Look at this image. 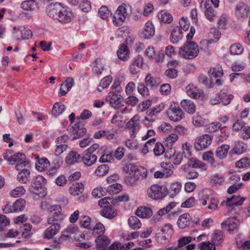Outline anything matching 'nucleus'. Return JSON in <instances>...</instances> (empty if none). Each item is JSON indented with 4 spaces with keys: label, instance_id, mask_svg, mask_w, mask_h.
Here are the masks:
<instances>
[{
    "label": "nucleus",
    "instance_id": "a878e982",
    "mask_svg": "<svg viewBox=\"0 0 250 250\" xmlns=\"http://www.w3.org/2000/svg\"><path fill=\"white\" fill-rule=\"evenodd\" d=\"M82 160L86 166H91L97 161V156L94 154H89L86 152L83 153Z\"/></svg>",
    "mask_w": 250,
    "mask_h": 250
},
{
    "label": "nucleus",
    "instance_id": "c756f323",
    "mask_svg": "<svg viewBox=\"0 0 250 250\" xmlns=\"http://www.w3.org/2000/svg\"><path fill=\"white\" fill-rule=\"evenodd\" d=\"M219 94L221 103L224 105H227L229 104L233 98V95L229 94L227 90H222Z\"/></svg>",
    "mask_w": 250,
    "mask_h": 250
},
{
    "label": "nucleus",
    "instance_id": "de8ad7c7",
    "mask_svg": "<svg viewBox=\"0 0 250 250\" xmlns=\"http://www.w3.org/2000/svg\"><path fill=\"white\" fill-rule=\"evenodd\" d=\"M188 165L193 168H200L202 170L206 169V165L204 163L193 158L189 160Z\"/></svg>",
    "mask_w": 250,
    "mask_h": 250
},
{
    "label": "nucleus",
    "instance_id": "412c9836",
    "mask_svg": "<svg viewBox=\"0 0 250 250\" xmlns=\"http://www.w3.org/2000/svg\"><path fill=\"white\" fill-rule=\"evenodd\" d=\"M165 107V104L164 103H161L156 105L155 107L147 110L146 112V115L149 116L150 117L156 120L158 114L164 109Z\"/></svg>",
    "mask_w": 250,
    "mask_h": 250
},
{
    "label": "nucleus",
    "instance_id": "ddd939ff",
    "mask_svg": "<svg viewBox=\"0 0 250 250\" xmlns=\"http://www.w3.org/2000/svg\"><path fill=\"white\" fill-rule=\"evenodd\" d=\"M47 223L48 225H49V226L45 230L43 235L45 238L50 239L59 232L61 227L60 224L58 222L50 223L49 222H47Z\"/></svg>",
    "mask_w": 250,
    "mask_h": 250
},
{
    "label": "nucleus",
    "instance_id": "473e14b6",
    "mask_svg": "<svg viewBox=\"0 0 250 250\" xmlns=\"http://www.w3.org/2000/svg\"><path fill=\"white\" fill-rule=\"evenodd\" d=\"M188 95L194 99H198L200 97V93L197 87L192 83L188 85L186 87Z\"/></svg>",
    "mask_w": 250,
    "mask_h": 250
},
{
    "label": "nucleus",
    "instance_id": "bf43d9fd",
    "mask_svg": "<svg viewBox=\"0 0 250 250\" xmlns=\"http://www.w3.org/2000/svg\"><path fill=\"white\" fill-rule=\"evenodd\" d=\"M165 151L166 148L162 143L157 142L155 144L153 152L156 156H161L165 153Z\"/></svg>",
    "mask_w": 250,
    "mask_h": 250
},
{
    "label": "nucleus",
    "instance_id": "a18cd8bd",
    "mask_svg": "<svg viewBox=\"0 0 250 250\" xmlns=\"http://www.w3.org/2000/svg\"><path fill=\"white\" fill-rule=\"evenodd\" d=\"M191 241L192 237L190 236H184L181 237L177 240V248L179 250H182Z\"/></svg>",
    "mask_w": 250,
    "mask_h": 250
},
{
    "label": "nucleus",
    "instance_id": "e2e57ef3",
    "mask_svg": "<svg viewBox=\"0 0 250 250\" xmlns=\"http://www.w3.org/2000/svg\"><path fill=\"white\" fill-rule=\"evenodd\" d=\"M178 136L176 134L172 133L169 135L165 139L167 147L172 146L173 143L177 141Z\"/></svg>",
    "mask_w": 250,
    "mask_h": 250
},
{
    "label": "nucleus",
    "instance_id": "603ef678",
    "mask_svg": "<svg viewBox=\"0 0 250 250\" xmlns=\"http://www.w3.org/2000/svg\"><path fill=\"white\" fill-rule=\"evenodd\" d=\"M112 81V78L110 76H107L104 77L101 81L99 86L101 87V89L100 87L97 88L98 91H102L103 89H104L107 87L110 83H111Z\"/></svg>",
    "mask_w": 250,
    "mask_h": 250
},
{
    "label": "nucleus",
    "instance_id": "6e6d98bb",
    "mask_svg": "<svg viewBox=\"0 0 250 250\" xmlns=\"http://www.w3.org/2000/svg\"><path fill=\"white\" fill-rule=\"evenodd\" d=\"M175 203L171 202L167 205L166 207H164L158 210L157 214L159 216H162L167 213H168L170 210L175 207Z\"/></svg>",
    "mask_w": 250,
    "mask_h": 250
},
{
    "label": "nucleus",
    "instance_id": "f8f14e48",
    "mask_svg": "<svg viewBox=\"0 0 250 250\" xmlns=\"http://www.w3.org/2000/svg\"><path fill=\"white\" fill-rule=\"evenodd\" d=\"M112 91L108 93V97L110 99V104L115 109H120L124 105L121 102V95L118 93L114 92V86H112Z\"/></svg>",
    "mask_w": 250,
    "mask_h": 250
},
{
    "label": "nucleus",
    "instance_id": "9b49d317",
    "mask_svg": "<svg viewBox=\"0 0 250 250\" xmlns=\"http://www.w3.org/2000/svg\"><path fill=\"white\" fill-rule=\"evenodd\" d=\"M235 9V15L238 20L243 21L247 19L250 11L245 3L239 2L236 5Z\"/></svg>",
    "mask_w": 250,
    "mask_h": 250
},
{
    "label": "nucleus",
    "instance_id": "e433bc0d",
    "mask_svg": "<svg viewBox=\"0 0 250 250\" xmlns=\"http://www.w3.org/2000/svg\"><path fill=\"white\" fill-rule=\"evenodd\" d=\"M83 185L81 183L73 184L69 188L70 193L73 196L78 195L83 192Z\"/></svg>",
    "mask_w": 250,
    "mask_h": 250
},
{
    "label": "nucleus",
    "instance_id": "aec40b11",
    "mask_svg": "<svg viewBox=\"0 0 250 250\" xmlns=\"http://www.w3.org/2000/svg\"><path fill=\"white\" fill-rule=\"evenodd\" d=\"M72 18V13L68 9L62 7V9L59 15L58 20L62 23L70 22Z\"/></svg>",
    "mask_w": 250,
    "mask_h": 250
},
{
    "label": "nucleus",
    "instance_id": "c9c22d12",
    "mask_svg": "<svg viewBox=\"0 0 250 250\" xmlns=\"http://www.w3.org/2000/svg\"><path fill=\"white\" fill-rule=\"evenodd\" d=\"M229 149V145H222L217 148L215 152L216 156L220 159L225 158L227 155Z\"/></svg>",
    "mask_w": 250,
    "mask_h": 250
},
{
    "label": "nucleus",
    "instance_id": "6e6552de",
    "mask_svg": "<svg viewBox=\"0 0 250 250\" xmlns=\"http://www.w3.org/2000/svg\"><path fill=\"white\" fill-rule=\"evenodd\" d=\"M140 116L136 114L131 118L125 125V128L128 130L130 136L132 138L135 137L140 129Z\"/></svg>",
    "mask_w": 250,
    "mask_h": 250
},
{
    "label": "nucleus",
    "instance_id": "58836bf2",
    "mask_svg": "<svg viewBox=\"0 0 250 250\" xmlns=\"http://www.w3.org/2000/svg\"><path fill=\"white\" fill-rule=\"evenodd\" d=\"M25 192L26 190L23 186H18L12 189L9 192V195L13 198H18L24 195Z\"/></svg>",
    "mask_w": 250,
    "mask_h": 250
},
{
    "label": "nucleus",
    "instance_id": "6ab92c4d",
    "mask_svg": "<svg viewBox=\"0 0 250 250\" xmlns=\"http://www.w3.org/2000/svg\"><path fill=\"white\" fill-rule=\"evenodd\" d=\"M183 38V32L179 26L177 25L174 26L170 36L171 42L174 44L177 43L182 40Z\"/></svg>",
    "mask_w": 250,
    "mask_h": 250
},
{
    "label": "nucleus",
    "instance_id": "ea45409f",
    "mask_svg": "<svg viewBox=\"0 0 250 250\" xmlns=\"http://www.w3.org/2000/svg\"><path fill=\"white\" fill-rule=\"evenodd\" d=\"M37 6L35 0H27L23 1L21 4V7L26 11L34 10Z\"/></svg>",
    "mask_w": 250,
    "mask_h": 250
},
{
    "label": "nucleus",
    "instance_id": "79ce46f5",
    "mask_svg": "<svg viewBox=\"0 0 250 250\" xmlns=\"http://www.w3.org/2000/svg\"><path fill=\"white\" fill-rule=\"evenodd\" d=\"M158 17L161 21L165 23H169L173 20L172 15L166 11H160L158 14Z\"/></svg>",
    "mask_w": 250,
    "mask_h": 250
},
{
    "label": "nucleus",
    "instance_id": "13d9d810",
    "mask_svg": "<svg viewBox=\"0 0 250 250\" xmlns=\"http://www.w3.org/2000/svg\"><path fill=\"white\" fill-rule=\"evenodd\" d=\"M208 73L210 76L211 79L212 77H221L223 75V69L221 67L211 68L209 70Z\"/></svg>",
    "mask_w": 250,
    "mask_h": 250
},
{
    "label": "nucleus",
    "instance_id": "f3484780",
    "mask_svg": "<svg viewBox=\"0 0 250 250\" xmlns=\"http://www.w3.org/2000/svg\"><path fill=\"white\" fill-rule=\"evenodd\" d=\"M211 141L212 137L209 135H203L196 142V147L199 150L205 149L211 144Z\"/></svg>",
    "mask_w": 250,
    "mask_h": 250
},
{
    "label": "nucleus",
    "instance_id": "49530a36",
    "mask_svg": "<svg viewBox=\"0 0 250 250\" xmlns=\"http://www.w3.org/2000/svg\"><path fill=\"white\" fill-rule=\"evenodd\" d=\"M25 201L21 198L17 200L13 204L12 208L14 212H19L23 209L25 207Z\"/></svg>",
    "mask_w": 250,
    "mask_h": 250
},
{
    "label": "nucleus",
    "instance_id": "37998d69",
    "mask_svg": "<svg viewBox=\"0 0 250 250\" xmlns=\"http://www.w3.org/2000/svg\"><path fill=\"white\" fill-rule=\"evenodd\" d=\"M129 227L133 229H138L141 227L142 224L136 216H131L128 220Z\"/></svg>",
    "mask_w": 250,
    "mask_h": 250
},
{
    "label": "nucleus",
    "instance_id": "c85d7f7f",
    "mask_svg": "<svg viewBox=\"0 0 250 250\" xmlns=\"http://www.w3.org/2000/svg\"><path fill=\"white\" fill-rule=\"evenodd\" d=\"M145 82L146 85L152 88H155L157 87L161 82L160 78L154 77L150 74H148L146 76Z\"/></svg>",
    "mask_w": 250,
    "mask_h": 250
},
{
    "label": "nucleus",
    "instance_id": "2eb2a0df",
    "mask_svg": "<svg viewBox=\"0 0 250 250\" xmlns=\"http://www.w3.org/2000/svg\"><path fill=\"white\" fill-rule=\"evenodd\" d=\"M110 239L107 236H97L95 240L96 249L98 250H107V246L110 243Z\"/></svg>",
    "mask_w": 250,
    "mask_h": 250
},
{
    "label": "nucleus",
    "instance_id": "c03bdc74",
    "mask_svg": "<svg viewBox=\"0 0 250 250\" xmlns=\"http://www.w3.org/2000/svg\"><path fill=\"white\" fill-rule=\"evenodd\" d=\"M247 149L246 145L242 142H237L235 143L234 146L232 149L233 153L236 154H242Z\"/></svg>",
    "mask_w": 250,
    "mask_h": 250
},
{
    "label": "nucleus",
    "instance_id": "5fc2aeb1",
    "mask_svg": "<svg viewBox=\"0 0 250 250\" xmlns=\"http://www.w3.org/2000/svg\"><path fill=\"white\" fill-rule=\"evenodd\" d=\"M109 171L108 165L104 164L99 166L95 170V173L98 176H103L106 175Z\"/></svg>",
    "mask_w": 250,
    "mask_h": 250
},
{
    "label": "nucleus",
    "instance_id": "bb28decb",
    "mask_svg": "<svg viewBox=\"0 0 250 250\" xmlns=\"http://www.w3.org/2000/svg\"><path fill=\"white\" fill-rule=\"evenodd\" d=\"M181 105L185 111L189 114H193L196 111V105L191 100H182L181 102Z\"/></svg>",
    "mask_w": 250,
    "mask_h": 250
},
{
    "label": "nucleus",
    "instance_id": "2f4dec72",
    "mask_svg": "<svg viewBox=\"0 0 250 250\" xmlns=\"http://www.w3.org/2000/svg\"><path fill=\"white\" fill-rule=\"evenodd\" d=\"M136 215L143 218H148L152 215V211L148 207H142L137 209Z\"/></svg>",
    "mask_w": 250,
    "mask_h": 250
},
{
    "label": "nucleus",
    "instance_id": "8fccbe9b",
    "mask_svg": "<svg viewBox=\"0 0 250 250\" xmlns=\"http://www.w3.org/2000/svg\"><path fill=\"white\" fill-rule=\"evenodd\" d=\"M243 47L239 43H234L231 45L229 48V52L231 55H239L243 52Z\"/></svg>",
    "mask_w": 250,
    "mask_h": 250
},
{
    "label": "nucleus",
    "instance_id": "4be33fe9",
    "mask_svg": "<svg viewBox=\"0 0 250 250\" xmlns=\"http://www.w3.org/2000/svg\"><path fill=\"white\" fill-rule=\"evenodd\" d=\"M191 217L188 213L180 215L177 221V225L181 229H184L189 226L191 223Z\"/></svg>",
    "mask_w": 250,
    "mask_h": 250
},
{
    "label": "nucleus",
    "instance_id": "72a5a7b5",
    "mask_svg": "<svg viewBox=\"0 0 250 250\" xmlns=\"http://www.w3.org/2000/svg\"><path fill=\"white\" fill-rule=\"evenodd\" d=\"M224 240L223 232L220 230H215L212 234L211 242L214 244V246H217L222 243Z\"/></svg>",
    "mask_w": 250,
    "mask_h": 250
},
{
    "label": "nucleus",
    "instance_id": "0eeeda50",
    "mask_svg": "<svg viewBox=\"0 0 250 250\" xmlns=\"http://www.w3.org/2000/svg\"><path fill=\"white\" fill-rule=\"evenodd\" d=\"M147 196L155 200L164 198L167 194V188L165 186H160L157 184L151 185L146 191Z\"/></svg>",
    "mask_w": 250,
    "mask_h": 250
},
{
    "label": "nucleus",
    "instance_id": "09e8293b",
    "mask_svg": "<svg viewBox=\"0 0 250 250\" xmlns=\"http://www.w3.org/2000/svg\"><path fill=\"white\" fill-rule=\"evenodd\" d=\"M74 130L76 131V136L73 137V140L77 139L79 137L83 136L86 132V128L81 126L79 122L75 125Z\"/></svg>",
    "mask_w": 250,
    "mask_h": 250
},
{
    "label": "nucleus",
    "instance_id": "b1692460",
    "mask_svg": "<svg viewBox=\"0 0 250 250\" xmlns=\"http://www.w3.org/2000/svg\"><path fill=\"white\" fill-rule=\"evenodd\" d=\"M142 33L145 39L150 38L154 35L155 29L152 22L147 21L146 23Z\"/></svg>",
    "mask_w": 250,
    "mask_h": 250
},
{
    "label": "nucleus",
    "instance_id": "5701e85b",
    "mask_svg": "<svg viewBox=\"0 0 250 250\" xmlns=\"http://www.w3.org/2000/svg\"><path fill=\"white\" fill-rule=\"evenodd\" d=\"M78 231L79 229L76 225H73L68 227L62 232V234L60 237V241L68 239L70 235L76 234Z\"/></svg>",
    "mask_w": 250,
    "mask_h": 250
},
{
    "label": "nucleus",
    "instance_id": "7ed1b4c3",
    "mask_svg": "<svg viewBox=\"0 0 250 250\" xmlns=\"http://www.w3.org/2000/svg\"><path fill=\"white\" fill-rule=\"evenodd\" d=\"M199 201L202 206L208 205L207 208L210 210H216L218 208L219 200L211 195V191L206 189L199 193Z\"/></svg>",
    "mask_w": 250,
    "mask_h": 250
},
{
    "label": "nucleus",
    "instance_id": "cd10ccee",
    "mask_svg": "<svg viewBox=\"0 0 250 250\" xmlns=\"http://www.w3.org/2000/svg\"><path fill=\"white\" fill-rule=\"evenodd\" d=\"M245 198L240 196L232 195L230 197L227 198L226 201V205L228 207L233 205L241 206L245 201Z\"/></svg>",
    "mask_w": 250,
    "mask_h": 250
},
{
    "label": "nucleus",
    "instance_id": "4468645a",
    "mask_svg": "<svg viewBox=\"0 0 250 250\" xmlns=\"http://www.w3.org/2000/svg\"><path fill=\"white\" fill-rule=\"evenodd\" d=\"M62 7L61 3H51L46 8V13L51 18L57 20Z\"/></svg>",
    "mask_w": 250,
    "mask_h": 250
},
{
    "label": "nucleus",
    "instance_id": "20e7f679",
    "mask_svg": "<svg viewBox=\"0 0 250 250\" xmlns=\"http://www.w3.org/2000/svg\"><path fill=\"white\" fill-rule=\"evenodd\" d=\"M41 208L44 210H47L50 212V216L47 219V222L54 223L58 222L62 220L61 214L62 209L59 205H49L47 202H42Z\"/></svg>",
    "mask_w": 250,
    "mask_h": 250
},
{
    "label": "nucleus",
    "instance_id": "39448f33",
    "mask_svg": "<svg viewBox=\"0 0 250 250\" xmlns=\"http://www.w3.org/2000/svg\"><path fill=\"white\" fill-rule=\"evenodd\" d=\"M46 180L42 176H37L31 183V187L29 191L31 193L38 195L39 197H43L46 194L42 186L45 183Z\"/></svg>",
    "mask_w": 250,
    "mask_h": 250
},
{
    "label": "nucleus",
    "instance_id": "3c124183",
    "mask_svg": "<svg viewBox=\"0 0 250 250\" xmlns=\"http://www.w3.org/2000/svg\"><path fill=\"white\" fill-rule=\"evenodd\" d=\"M29 170L20 171L17 175V180L21 183H26L29 179Z\"/></svg>",
    "mask_w": 250,
    "mask_h": 250
},
{
    "label": "nucleus",
    "instance_id": "052dcab7",
    "mask_svg": "<svg viewBox=\"0 0 250 250\" xmlns=\"http://www.w3.org/2000/svg\"><path fill=\"white\" fill-rule=\"evenodd\" d=\"M229 135V131L223 129H220V132L218 134L216 138V141L218 143H220L226 141Z\"/></svg>",
    "mask_w": 250,
    "mask_h": 250
},
{
    "label": "nucleus",
    "instance_id": "9d476101",
    "mask_svg": "<svg viewBox=\"0 0 250 250\" xmlns=\"http://www.w3.org/2000/svg\"><path fill=\"white\" fill-rule=\"evenodd\" d=\"M167 113L169 120L174 122L180 121L184 116L183 111L176 104L171 105Z\"/></svg>",
    "mask_w": 250,
    "mask_h": 250
},
{
    "label": "nucleus",
    "instance_id": "680f3d73",
    "mask_svg": "<svg viewBox=\"0 0 250 250\" xmlns=\"http://www.w3.org/2000/svg\"><path fill=\"white\" fill-rule=\"evenodd\" d=\"M18 32H20L21 39H29L32 36L31 30L24 26H21V29Z\"/></svg>",
    "mask_w": 250,
    "mask_h": 250
},
{
    "label": "nucleus",
    "instance_id": "774afa93",
    "mask_svg": "<svg viewBox=\"0 0 250 250\" xmlns=\"http://www.w3.org/2000/svg\"><path fill=\"white\" fill-rule=\"evenodd\" d=\"M200 250H215V247L211 242H203L199 245Z\"/></svg>",
    "mask_w": 250,
    "mask_h": 250
},
{
    "label": "nucleus",
    "instance_id": "338daca9",
    "mask_svg": "<svg viewBox=\"0 0 250 250\" xmlns=\"http://www.w3.org/2000/svg\"><path fill=\"white\" fill-rule=\"evenodd\" d=\"M180 28L182 31H187L189 28L190 23L187 18L182 17L179 21Z\"/></svg>",
    "mask_w": 250,
    "mask_h": 250
},
{
    "label": "nucleus",
    "instance_id": "7c9ffc66",
    "mask_svg": "<svg viewBox=\"0 0 250 250\" xmlns=\"http://www.w3.org/2000/svg\"><path fill=\"white\" fill-rule=\"evenodd\" d=\"M80 155L76 151H71L66 156L65 162L68 165H73L80 161Z\"/></svg>",
    "mask_w": 250,
    "mask_h": 250
},
{
    "label": "nucleus",
    "instance_id": "dca6fc26",
    "mask_svg": "<svg viewBox=\"0 0 250 250\" xmlns=\"http://www.w3.org/2000/svg\"><path fill=\"white\" fill-rule=\"evenodd\" d=\"M239 225V221L236 217L229 218L224 221L221 224L222 228L227 229L229 232H233L237 229Z\"/></svg>",
    "mask_w": 250,
    "mask_h": 250
},
{
    "label": "nucleus",
    "instance_id": "393cba45",
    "mask_svg": "<svg viewBox=\"0 0 250 250\" xmlns=\"http://www.w3.org/2000/svg\"><path fill=\"white\" fill-rule=\"evenodd\" d=\"M117 54L119 59L123 61H126L129 59V51L127 45L125 44H122L120 46Z\"/></svg>",
    "mask_w": 250,
    "mask_h": 250
},
{
    "label": "nucleus",
    "instance_id": "f03ea898",
    "mask_svg": "<svg viewBox=\"0 0 250 250\" xmlns=\"http://www.w3.org/2000/svg\"><path fill=\"white\" fill-rule=\"evenodd\" d=\"M199 53L198 45L194 42L187 41L179 49V55L185 59H192Z\"/></svg>",
    "mask_w": 250,
    "mask_h": 250
},
{
    "label": "nucleus",
    "instance_id": "a19ab883",
    "mask_svg": "<svg viewBox=\"0 0 250 250\" xmlns=\"http://www.w3.org/2000/svg\"><path fill=\"white\" fill-rule=\"evenodd\" d=\"M65 106L61 103H56L53 107L52 110V115L57 117L62 114L65 110Z\"/></svg>",
    "mask_w": 250,
    "mask_h": 250
},
{
    "label": "nucleus",
    "instance_id": "f257e3e1",
    "mask_svg": "<svg viewBox=\"0 0 250 250\" xmlns=\"http://www.w3.org/2000/svg\"><path fill=\"white\" fill-rule=\"evenodd\" d=\"M124 171L126 174V180L130 185H134L140 179L147 176V170L142 167H138L129 164L124 167Z\"/></svg>",
    "mask_w": 250,
    "mask_h": 250
},
{
    "label": "nucleus",
    "instance_id": "0e129e2a",
    "mask_svg": "<svg viewBox=\"0 0 250 250\" xmlns=\"http://www.w3.org/2000/svg\"><path fill=\"white\" fill-rule=\"evenodd\" d=\"M122 189V186L118 183L111 185L108 188V191L110 194H116L120 192Z\"/></svg>",
    "mask_w": 250,
    "mask_h": 250
},
{
    "label": "nucleus",
    "instance_id": "a211bd4d",
    "mask_svg": "<svg viewBox=\"0 0 250 250\" xmlns=\"http://www.w3.org/2000/svg\"><path fill=\"white\" fill-rule=\"evenodd\" d=\"M143 58L138 56L134 58L130 62L129 71L132 74H136L139 71L140 68L143 66Z\"/></svg>",
    "mask_w": 250,
    "mask_h": 250
},
{
    "label": "nucleus",
    "instance_id": "4d7b16f0",
    "mask_svg": "<svg viewBox=\"0 0 250 250\" xmlns=\"http://www.w3.org/2000/svg\"><path fill=\"white\" fill-rule=\"evenodd\" d=\"M182 185L179 182H175L171 185L170 194L172 197L175 196L181 190Z\"/></svg>",
    "mask_w": 250,
    "mask_h": 250
},
{
    "label": "nucleus",
    "instance_id": "f704fd0d",
    "mask_svg": "<svg viewBox=\"0 0 250 250\" xmlns=\"http://www.w3.org/2000/svg\"><path fill=\"white\" fill-rule=\"evenodd\" d=\"M101 214L104 217L112 219L116 215L117 212L115 209L110 206L104 207L101 210Z\"/></svg>",
    "mask_w": 250,
    "mask_h": 250
},
{
    "label": "nucleus",
    "instance_id": "4c0bfd02",
    "mask_svg": "<svg viewBox=\"0 0 250 250\" xmlns=\"http://www.w3.org/2000/svg\"><path fill=\"white\" fill-rule=\"evenodd\" d=\"M162 234L165 239L170 238L173 234L174 231L172 226L170 224H166L160 229Z\"/></svg>",
    "mask_w": 250,
    "mask_h": 250
},
{
    "label": "nucleus",
    "instance_id": "864d4df0",
    "mask_svg": "<svg viewBox=\"0 0 250 250\" xmlns=\"http://www.w3.org/2000/svg\"><path fill=\"white\" fill-rule=\"evenodd\" d=\"M198 80L199 83L204 84L208 88H211L213 87V84L210 80L208 79L207 77L203 74H201L198 77Z\"/></svg>",
    "mask_w": 250,
    "mask_h": 250
},
{
    "label": "nucleus",
    "instance_id": "69168bd1",
    "mask_svg": "<svg viewBox=\"0 0 250 250\" xmlns=\"http://www.w3.org/2000/svg\"><path fill=\"white\" fill-rule=\"evenodd\" d=\"M205 14L208 19L210 21H212L216 16V12L212 7L206 6Z\"/></svg>",
    "mask_w": 250,
    "mask_h": 250
},
{
    "label": "nucleus",
    "instance_id": "423d86ee",
    "mask_svg": "<svg viewBox=\"0 0 250 250\" xmlns=\"http://www.w3.org/2000/svg\"><path fill=\"white\" fill-rule=\"evenodd\" d=\"M130 11V7L129 5L124 4L119 6L113 16V22L114 25H121L128 16Z\"/></svg>",
    "mask_w": 250,
    "mask_h": 250
},
{
    "label": "nucleus",
    "instance_id": "1a4fd4ad",
    "mask_svg": "<svg viewBox=\"0 0 250 250\" xmlns=\"http://www.w3.org/2000/svg\"><path fill=\"white\" fill-rule=\"evenodd\" d=\"M3 157L10 165H17L22 161L26 159L25 155L23 153L17 152L13 153L11 150H7Z\"/></svg>",
    "mask_w": 250,
    "mask_h": 250
}]
</instances>
